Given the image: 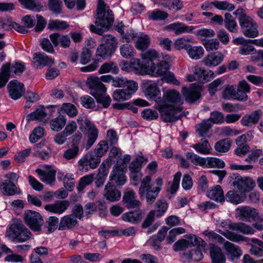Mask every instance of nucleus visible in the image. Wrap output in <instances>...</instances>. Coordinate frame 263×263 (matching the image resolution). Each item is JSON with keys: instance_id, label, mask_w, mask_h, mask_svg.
<instances>
[{"instance_id": "1", "label": "nucleus", "mask_w": 263, "mask_h": 263, "mask_svg": "<svg viewBox=\"0 0 263 263\" xmlns=\"http://www.w3.org/2000/svg\"><path fill=\"white\" fill-rule=\"evenodd\" d=\"M162 99L167 106L165 112L170 118L169 120H165L160 116L163 121L165 122H173L182 117V100L179 91L175 89L167 90L163 93Z\"/></svg>"}, {"instance_id": "2", "label": "nucleus", "mask_w": 263, "mask_h": 263, "mask_svg": "<svg viewBox=\"0 0 263 263\" xmlns=\"http://www.w3.org/2000/svg\"><path fill=\"white\" fill-rule=\"evenodd\" d=\"M114 21L112 12L103 0H98L95 25H91L90 30L99 35L104 32V29L109 27Z\"/></svg>"}, {"instance_id": "3", "label": "nucleus", "mask_w": 263, "mask_h": 263, "mask_svg": "<svg viewBox=\"0 0 263 263\" xmlns=\"http://www.w3.org/2000/svg\"><path fill=\"white\" fill-rule=\"evenodd\" d=\"M142 88L146 97L155 102V107L159 111L160 116L164 120H169V116L165 112L167 106L162 99L161 91L157 83L151 81H144L142 83Z\"/></svg>"}, {"instance_id": "4", "label": "nucleus", "mask_w": 263, "mask_h": 263, "mask_svg": "<svg viewBox=\"0 0 263 263\" xmlns=\"http://www.w3.org/2000/svg\"><path fill=\"white\" fill-rule=\"evenodd\" d=\"M233 14L237 18L242 34L249 38H255L258 36V24L254 18L249 15L246 10L238 8Z\"/></svg>"}, {"instance_id": "5", "label": "nucleus", "mask_w": 263, "mask_h": 263, "mask_svg": "<svg viewBox=\"0 0 263 263\" xmlns=\"http://www.w3.org/2000/svg\"><path fill=\"white\" fill-rule=\"evenodd\" d=\"M151 177L145 176L141 181L139 189V194L141 198L146 197L148 203L152 204L155 201L163 184L161 178H157L152 185H150Z\"/></svg>"}, {"instance_id": "6", "label": "nucleus", "mask_w": 263, "mask_h": 263, "mask_svg": "<svg viewBox=\"0 0 263 263\" xmlns=\"http://www.w3.org/2000/svg\"><path fill=\"white\" fill-rule=\"evenodd\" d=\"M86 84L92 90L91 93L97 102L101 103L104 107H108L110 104L111 99L106 93V88L100 79L97 77L90 76L87 79Z\"/></svg>"}, {"instance_id": "7", "label": "nucleus", "mask_w": 263, "mask_h": 263, "mask_svg": "<svg viewBox=\"0 0 263 263\" xmlns=\"http://www.w3.org/2000/svg\"><path fill=\"white\" fill-rule=\"evenodd\" d=\"M251 91V87L248 83L243 80L234 85L227 86L223 91V98L228 100H235L246 102L248 99V93Z\"/></svg>"}, {"instance_id": "8", "label": "nucleus", "mask_w": 263, "mask_h": 263, "mask_svg": "<svg viewBox=\"0 0 263 263\" xmlns=\"http://www.w3.org/2000/svg\"><path fill=\"white\" fill-rule=\"evenodd\" d=\"M217 231L227 239L233 241L237 242L246 241L249 243L250 241V239L246 237L241 235L236 234L234 232L228 230L223 231L218 229ZM251 241L253 242V244L251 245V248L250 250V253L257 257H263V242L256 238L251 239Z\"/></svg>"}, {"instance_id": "9", "label": "nucleus", "mask_w": 263, "mask_h": 263, "mask_svg": "<svg viewBox=\"0 0 263 263\" xmlns=\"http://www.w3.org/2000/svg\"><path fill=\"white\" fill-rule=\"evenodd\" d=\"M6 235L12 241L23 242L30 239L31 234L22 222L16 221L7 229Z\"/></svg>"}, {"instance_id": "10", "label": "nucleus", "mask_w": 263, "mask_h": 263, "mask_svg": "<svg viewBox=\"0 0 263 263\" xmlns=\"http://www.w3.org/2000/svg\"><path fill=\"white\" fill-rule=\"evenodd\" d=\"M77 122L82 132L87 131V141L86 148L88 149L96 141L98 136V130L94 124L84 115L79 116Z\"/></svg>"}, {"instance_id": "11", "label": "nucleus", "mask_w": 263, "mask_h": 263, "mask_svg": "<svg viewBox=\"0 0 263 263\" xmlns=\"http://www.w3.org/2000/svg\"><path fill=\"white\" fill-rule=\"evenodd\" d=\"M258 214L257 210L249 206H240L236 209V217L241 221H256L258 219Z\"/></svg>"}, {"instance_id": "12", "label": "nucleus", "mask_w": 263, "mask_h": 263, "mask_svg": "<svg viewBox=\"0 0 263 263\" xmlns=\"http://www.w3.org/2000/svg\"><path fill=\"white\" fill-rule=\"evenodd\" d=\"M193 71V74H188L186 77L188 82L196 81L204 83L208 81L209 78H213L214 75V72L211 70H206L198 66H195Z\"/></svg>"}, {"instance_id": "13", "label": "nucleus", "mask_w": 263, "mask_h": 263, "mask_svg": "<svg viewBox=\"0 0 263 263\" xmlns=\"http://www.w3.org/2000/svg\"><path fill=\"white\" fill-rule=\"evenodd\" d=\"M25 220L27 224L35 231H40L43 224L41 215L38 212L31 210L26 211Z\"/></svg>"}, {"instance_id": "14", "label": "nucleus", "mask_w": 263, "mask_h": 263, "mask_svg": "<svg viewBox=\"0 0 263 263\" xmlns=\"http://www.w3.org/2000/svg\"><path fill=\"white\" fill-rule=\"evenodd\" d=\"M100 162L101 159L91 152L83 156L79 161L78 164L81 170L88 171V166L91 169H95Z\"/></svg>"}, {"instance_id": "15", "label": "nucleus", "mask_w": 263, "mask_h": 263, "mask_svg": "<svg viewBox=\"0 0 263 263\" xmlns=\"http://www.w3.org/2000/svg\"><path fill=\"white\" fill-rule=\"evenodd\" d=\"M232 184L242 194L251 191L254 187L255 183L249 177H242L241 176H237L233 181Z\"/></svg>"}, {"instance_id": "16", "label": "nucleus", "mask_w": 263, "mask_h": 263, "mask_svg": "<svg viewBox=\"0 0 263 263\" xmlns=\"http://www.w3.org/2000/svg\"><path fill=\"white\" fill-rule=\"evenodd\" d=\"M122 201L128 209H139L141 205V202L136 199V193L129 189L124 191Z\"/></svg>"}, {"instance_id": "17", "label": "nucleus", "mask_w": 263, "mask_h": 263, "mask_svg": "<svg viewBox=\"0 0 263 263\" xmlns=\"http://www.w3.org/2000/svg\"><path fill=\"white\" fill-rule=\"evenodd\" d=\"M200 91L201 87L199 85L192 84L189 88L182 87L181 92L186 101L192 103L200 98Z\"/></svg>"}, {"instance_id": "18", "label": "nucleus", "mask_w": 263, "mask_h": 263, "mask_svg": "<svg viewBox=\"0 0 263 263\" xmlns=\"http://www.w3.org/2000/svg\"><path fill=\"white\" fill-rule=\"evenodd\" d=\"M194 29L193 26H187L183 23L177 22L165 26L164 30L172 31L175 35H178L183 33H192Z\"/></svg>"}, {"instance_id": "19", "label": "nucleus", "mask_w": 263, "mask_h": 263, "mask_svg": "<svg viewBox=\"0 0 263 263\" xmlns=\"http://www.w3.org/2000/svg\"><path fill=\"white\" fill-rule=\"evenodd\" d=\"M7 87L10 97L13 100L20 98L25 92L24 84L16 80L10 81Z\"/></svg>"}, {"instance_id": "20", "label": "nucleus", "mask_w": 263, "mask_h": 263, "mask_svg": "<svg viewBox=\"0 0 263 263\" xmlns=\"http://www.w3.org/2000/svg\"><path fill=\"white\" fill-rule=\"evenodd\" d=\"M170 68V66L165 61H161L156 65L154 63L147 68L148 74L153 77H163L167 72Z\"/></svg>"}, {"instance_id": "21", "label": "nucleus", "mask_w": 263, "mask_h": 263, "mask_svg": "<svg viewBox=\"0 0 263 263\" xmlns=\"http://www.w3.org/2000/svg\"><path fill=\"white\" fill-rule=\"evenodd\" d=\"M78 224V220L73 215H66L62 217L59 222L58 229L61 231L71 230Z\"/></svg>"}, {"instance_id": "22", "label": "nucleus", "mask_w": 263, "mask_h": 263, "mask_svg": "<svg viewBox=\"0 0 263 263\" xmlns=\"http://www.w3.org/2000/svg\"><path fill=\"white\" fill-rule=\"evenodd\" d=\"M125 167L116 166L110 175V180L116 185L120 186L125 184L126 178L125 176Z\"/></svg>"}, {"instance_id": "23", "label": "nucleus", "mask_w": 263, "mask_h": 263, "mask_svg": "<svg viewBox=\"0 0 263 263\" xmlns=\"http://www.w3.org/2000/svg\"><path fill=\"white\" fill-rule=\"evenodd\" d=\"M261 116L262 111L260 109L253 111L242 117L241 123L244 126L251 127L258 123Z\"/></svg>"}, {"instance_id": "24", "label": "nucleus", "mask_w": 263, "mask_h": 263, "mask_svg": "<svg viewBox=\"0 0 263 263\" xmlns=\"http://www.w3.org/2000/svg\"><path fill=\"white\" fill-rule=\"evenodd\" d=\"M69 202L67 200L58 201L53 203L47 204L45 209L52 213L61 214L68 208Z\"/></svg>"}, {"instance_id": "25", "label": "nucleus", "mask_w": 263, "mask_h": 263, "mask_svg": "<svg viewBox=\"0 0 263 263\" xmlns=\"http://www.w3.org/2000/svg\"><path fill=\"white\" fill-rule=\"evenodd\" d=\"M50 39L54 46H60L62 48H67L70 46V39L67 35H62L58 33L50 35Z\"/></svg>"}, {"instance_id": "26", "label": "nucleus", "mask_w": 263, "mask_h": 263, "mask_svg": "<svg viewBox=\"0 0 263 263\" xmlns=\"http://www.w3.org/2000/svg\"><path fill=\"white\" fill-rule=\"evenodd\" d=\"M223 249L227 255L232 259L238 258L242 253L239 247L228 241H226L223 243Z\"/></svg>"}, {"instance_id": "27", "label": "nucleus", "mask_w": 263, "mask_h": 263, "mask_svg": "<svg viewBox=\"0 0 263 263\" xmlns=\"http://www.w3.org/2000/svg\"><path fill=\"white\" fill-rule=\"evenodd\" d=\"M224 57L221 52H215L207 55L202 60V62L206 66H216L223 61Z\"/></svg>"}, {"instance_id": "28", "label": "nucleus", "mask_w": 263, "mask_h": 263, "mask_svg": "<svg viewBox=\"0 0 263 263\" xmlns=\"http://www.w3.org/2000/svg\"><path fill=\"white\" fill-rule=\"evenodd\" d=\"M47 108H58L59 113H66L69 117L73 118L76 117L78 114V110L76 107L72 104L69 103H65L62 104L61 107H59L57 105L48 106Z\"/></svg>"}, {"instance_id": "29", "label": "nucleus", "mask_w": 263, "mask_h": 263, "mask_svg": "<svg viewBox=\"0 0 263 263\" xmlns=\"http://www.w3.org/2000/svg\"><path fill=\"white\" fill-rule=\"evenodd\" d=\"M104 195L109 201L114 202L120 199L121 194L114 185L108 183L105 186Z\"/></svg>"}, {"instance_id": "30", "label": "nucleus", "mask_w": 263, "mask_h": 263, "mask_svg": "<svg viewBox=\"0 0 263 263\" xmlns=\"http://www.w3.org/2000/svg\"><path fill=\"white\" fill-rule=\"evenodd\" d=\"M46 116L47 113L45 111V108L43 106H39L34 111L29 114L27 116L26 120L28 122L33 120H37L46 123Z\"/></svg>"}, {"instance_id": "31", "label": "nucleus", "mask_w": 263, "mask_h": 263, "mask_svg": "<svg viewBox=\"0 0 263 263\" xmlns=\"http://www.w3.org/2000/svg\"><path fill=\"white\" fill-rule=\"evenodd\" d=\"M210 256L212 259V263H224L226 257L221 249L214 245H210Z\"/></svg>"}, {"instance_id": "32", "label": "nucleus", "mask_w": 263, "mask_h": 263, "mask_svg": "<svg viewBox=\"0 0 263 263\" xmlns=\"http://www.w3.org/2000/svg\"><path fill=\"white\" fill-rule=\"evenodd\" d=\"M33 60L34 63L40 68L45 66H51L54 63L53 59L49 58L43 52L35 53Z\"/></svg>"}, {"instance_id": "33", "label": "nucleus", "mask_w": 263, "mask_h": 263, "mask_svg": "<svg viewBox=\"0 0 263 263\" xmlns=\"http://www.w3.org/2000/svg\"><path fill=\"white\" fill-rule=\"evenodd\" d=\"M35 172L40 177V180L47 184H51L55 180V171L51 169L48 171H44L40 168L35 170Z\"/></svg>"}, {"instance_id": "34", "label": "nucleus", "mask_w": 263, "mask_h": 263, "mask_svg": "<svg viewBox=\"0 0 263 263\" xmlns=\"http://www.w3.org/2000/svg\"><path fill=\"white\" fill-rule=\"evenodd\" d=\"M229 228L232 230L238 231L246 235H252L255 232L251 226L242 222L229 223Z\"/></svg>"}, {"instance_id": "35", "label": "nucleus", "mask_w": 263, "mask_h": 263, "mask_svg": "<svg viewBox=\"0 0 263 263\" xmlns=\"http://www.w3.org/2000/svg\"><path fill=\"white\" fill-rule=\"evenodd\" d=\"M2 193L7 196H13L16 194H21L22 191L20 188L16 186V184L4 181Z\"/></svg>"}, {"instance_id": "36", "label": "nucleus", "mask_w": 263, "mask_h": 263, "mask_svg": "<svg viewBox=\"0 0 263 263\" xmlns=\"http://www.w3.org/2000/svg\"><path fill=\"white\" fill-rule=\"evenodd\" d=\"M207 196L209 198L215 201L222 202L224 201V193L221 187L217 185L208 192Z\"/></svg>"}, {"instance_id": "37", "label": "nucleus", "mask_w": 263, "mask_h": 263, "mask_svg": "<svg viewBox=\"0 0 263 263\" xmlns=\"http://www.w3.org/2000/svg\"><path fill=\"white\" fill-rule=\"evenodd\" d=\"M115 51V49L109 47L105 44H101L97 48L96 51V57L98 60L100 58L102 59H107L112 55Z\"/></svg>"}, {"instance_id": "38", "label": "nucleus", "mask_w": 263, "mask_h": 263, "mask_svg": "<svg viewBox=\"0 0 263 263\" xmlns=\"http://www.w3.org/2000/svg\"><path fill=\"white\" fill-rule=\"evenodd\" d=\"M121 55L126 59L133 58L136 54V50L134 47L129 43L122 45L119 48Z\"/></svg>"}, {"instance_id": "39", "label": "nucleus", "mask_w": 263, "mask_h": 263, "mask_svg": "<svg viewBox=\"0 0 263 263\" xmlns=\"http://www.w3.org/2000/svg\"><path fill=\"white\" fill-rule=\"evenodd\" d=\"M192 147L197 152L202 155L210 154L212 150L211 145L206 140L202 139L200 142L193 144Z\"/></svg>"}, {"instance_id": "40", "label": "nucleus", "mask_w": 263, "mask_h": 263, "mask_svg": "<svg viewBox=\"0 0 263 263\" xmlns=\"http://www.w3.org/2000/svg\"><path fill=\"white\" fill-rule=\"evenodd\" d=\"M4 66L8 67V71L11 75V77H14L15 75H20L25 69V65L24 63L16 62L12 64L7 63L4 65Z\"/></svg>"}, {"instance_id": "41", "label": "nucleus", "mask_w": 263, "mask_h": 263, "mask_svg": "<svg viewBox=\"0 0 263 263\" xmlns=\"http://www.w3.org/2000/svg\"><path fill=\"white\" fill-rule=\"evenodd\" d=\"M150 43V39L147 34L139 32L136 39L135 44L136 47L140 50H144L147 49Z\"/></svg>"}, {"instance_id": "42", "label": "nucleus", "mask_w": 263, "mask_h": 263, "mask_svg": "<svg viewBox=\"0 0 263 263\" xmlns=\"http://www.w3.org/2000/svg\"><path fill=\"white\" fill-rule=\"evenodd\" d=\"M80 153L79 146L76 144H71L63 153V158L67 160H74L76 159Z\"/></svg>"}, {"instance_id": "43", "label": "nucleus", "mask_w": 263, "mask_h": 263, "mask_svg": "<svg viewBox=\"0 0 263 263\" xmlns=\"http://www.w3.org/2000/svg\"><path fill=\"white\" fill-rule=\"evenodd\" d=\"M27 9L34 11H40L43 8L44 4L37 0H18Z\"/></svg>"}, {"instance_id": "44", "label": "nucleus", "mask_w": 263, "mask_h": 263, "mask_svg": "<svg viewBox=\"0 0 263 263\" xmlns=\"http://www.w3.org/2000/svg\"><path fill=\"white\" fill-rule=\"evenodd\" d=\"M98 72L100 74L108 72L117 74L119 72V68L115 62L110 61L102 64L99 68Z\"/></svg>"}, {"instance_id": "45", "label": "nucleus", "mask_w": 263, "mask_h": 263, "mask_svg": "<svg viewBox=\"0 0 263 263\" xmlns=\"http://www.w3.org/2000/svg\"><path fill=\"white\" fill-rule=\"evenodd\" d=\"M66 123V119L65 117L59 116L50 121V126L53 130L58 132L64 127Z\"/></svg>"}, {"instance_id": "46", "label": "nucleus", "mask_w": 263, "mask_h": 263, "mask_svg": "<svg viewBox=\"0 0 263 263\" xmlns=\"http://www.w3.org/2000/svg\"><path fill=\"white\" fill-rule=\"evenodd\" d=\"M186 51L189 57L195 60L201 59L204 53V49L201 46H192L190 45L189 48H187Z\"/></svg>"}, {"instance_id": "47", "label": "nucleus", "mask_w": 263, "mask_h": 263, "mask_svg": "<svg viewBox=\"0 0 263 263\" xmlns=\"http://www.w3.org/2000/svg\"><path fill=\"white\" fill-rule=\"evenodd\" d=\"M227 201L237 204L244 201L245 197L239 195L236 191H230L226 195Z\"/></svg>"}, {"instance_id": "48", "label": "nucleus", "mask_w": 263, "mask_h": 263, "mask_svg": "<svg viewBox=\"0 0 263 263\" xmlns=\"http://www.w3.org/2000/svg\"><path fill=\"white\" fill-rule=\"evenodd\" d=\"M205 165L204 167L208 168H223L224 167V162L219 158L215 157H208L205 158Z\"/></svg>"}, {"instance_id": "49", "label": "nucleus", "mask_w": 263, "mask_h": 263, "mask_svg": "<svg viewBox=\"0 0 263 263\" xmlns=\"http://www.w3.org/2000/svg\"><path fill=\"white\" fill-rule=\"evenodd\" d=\"M203 234L209 241L218 242L220 244L224 243L226 242L224 238L212 230H205Z\"/></svg>"}, {"instance_id": "50", "label": "nucleus", "mask_w": 263, "mask_h": 263, "mask_svg": "<svg viewBox=\"0 0 263 263\" xmlns=\"http://www.w3.org/2000/svg\"><path fill=\"white\" fill-rule=\"evenodd\" d=\"M122 218L125 221L137 223L141 219L142 215L140 212H129L124 214L122 216Z\"/></svg>"}, {"instance_id": "51", "label": "nucleus", "mask_w": 263, "mask_h": 263, "mask_svg": "<svg viewBox=\"0 0 263 263\" xmlns=\"http://www.w3.org/2000/svg\"><path fill=\"white\" fill-rule=\"evenodd\" d=\"M211 5L216 8L223 11H232L234 10L235 7L231 3L224 1H214L211 2Z\"/></svg>"}, {"instance_id": "52", "label": "nucleus", "mask_w": 263, "mask_h": 263, "mask_svg": "<svg viewBox=\"0 0 263 263\" xmlns=\"http://www.w3.org/2000/svg\"><path fill=\"white\" fill-rule=\"evenodd\" d=\"M183 255L186 259L192 260L195 261H200L203 257L201 251L198 248L195 250H192L188 253H184Z\"/></svg>"}, {"instance_id": "53", "label": "nucleus", "mask_w": 263, "mask_h": 263, "mask_svg": "<svg viewBox=\"0 0 263 263\" xmlns=\"http://www.w3.org/2000/svg\"><path fill=\"white\" fill-rule=\"evenodd\" d=\"M98 209L104 211L106 209V207L100 201H97L96 203H88L85 206V213L87 214H91Z\"/></svg>"}, {"instance_id": "54", "label": "nucleus", "mask_w": 263, "mask_h": 263, "mask_svg": "<svg viewBox=\"0 0 263 263\" xmlns=\"http://www.w3.org/2000/svg\"><path fill=\"white\" fill-rule=\"evenodd\" d=\"M191 42H192V38L182 37L175 41L174 46L178 50L184 49L187 51V48L190 46L189 43Z\"/></svg>"}, {"instance_id": "55", "label": "nucleus", "mask_w": 263, "mask_h": 263, "mask_svg": "<svg viewBox=\"0 0 263 263\" xmlns=\"http://www.w3.org/2000/svg\"><path fill=\"white\" fill-rule=\"evenodd\" d=\"M185 229L182 227H177L172 229L166 237V241L168 243H172L176 240V237L184 233Z\"/></svg>"}, {"instance_id": "56", "label": "nucleus", "mask_w": 263, "mask_h": 263, "mask_svg": "<svg viewBox=\"0 0 263 263\" xmlns=\"http://www.w3.org/2000/svg\"><path fill=\"white\" fill-rule=\"evenodd\" d=\"M147 161V159L143 156L136 158L129 166L130 172H140L142 164Z\"/></svg>"}, {"instance_id": "57", "label": "nucleus", "mask_w": 263, "mask_h": 263, "mask_svg": "<svg viewBox=\"0 0 263 263\" xmlns=\"http://www.w3.org/2000/svg\"><path fill=\"white\" fill-rule=\"evenodd\" d=\"M186 157L196 165H199L200 166H204L205 165V158L200 157L199 156L193 153L187 152L185 154Z\"/></svg>"}, {"instance_id": "58", "label": "nucleus", "mask_w": 263, "mask_h": 263, "mask_svg": "<svg viewBox=\"0 0 263 263\" xmlns=\"http://www.w3.org/2000/svg\"><path fill=\"white\" fill-rule=\"evenodd\" d=\"M211 124L209 120L203 121L201 123L196 125V132L198 133L199 137H203L211 127Z\"/></svg>"}, {"instance_id": "59", "label": "nucleus", "mask_w": 263, "mask_h": 263, "mask_svg": "<svg viewBox=\"0 0 263 263\" xmlns=\"http://www.w3.org/2000/svg\"><path fill=\"white\" fill-rule=\"evenodd\" d=\"M95 178V175L93 174H89L82 177L79 183L77 189L79 192L83 190V189L87 185L91 184Z\"/></svg>"}, {"instance_id": "60", "label": "nucleus", "mask_w": 263, "mask_h": 263, "mask_svg": "<svg viewBox=\"0 0 263 263\" xmlns=\"http://www.w3.org/2000/svg\"><path fill=\"white\" fill-rule=\"evenodd\" d=\"M114 100L117 101H123L130 98L129 93L127 92L124 89L116 90L112 95Z\"/></svg>"}, {"instance_id": "61", "label": "nucleus", "mask_w": 263, "mask_h": 263, "mask_svg": "<svg viewBox=\"0 0 263 263\" xmlns=\"http://www.w3.org/2000/svg\"><path fill=\"white\" fill-rule=\"evenodd\" d=\"M44 135V129L42 127L35 128L29 136V140L31 143H34L42 138Z\"/></svg>"}, {"instance_id": "62", "label": "nucleus", "mask_w": 263, "mask_h": 263, "mask_svg": "<svg viewBox=\"0 0 263 263\" xmlns=\"http://www.w3.org/2000/svg\"><path fill=\"white\" fill-rule=\"evenodd\" d=\"M230 146V141L228 139H223L216 143L215 149L217 152L225 153L229 150Z\"/></svg>"}, {"instance_id": "63", "label": "nucleus", "mask_w": 263, "mask_h": 263, "mask_svg": "<svg viewBox=\"0 0 263 263\" xmlns=\"http://www.w3.org/2000/svg\"><path fill=\"white\" fill-rule=\"evenodd\" d=\"M59 218L55 216H50L46 220L45 227L49 233L53 232L56 230L59 223Z\"/></svg>"}, {"instance_id": "64", "label": "nucleus", "mask_w": 263, "mask_h": 263, "mask_svg": "<svg viewBox=\"0 0 263 263\" xmlns=\"http://www.w3.org/2000/svg\"><path fill=\"white\" fill-rule=\"evenodd\" d=\"M168 14L162 10L157 9L148 13V17L152 20H163L166 18Z\"/></svg>"}]
</instances>
